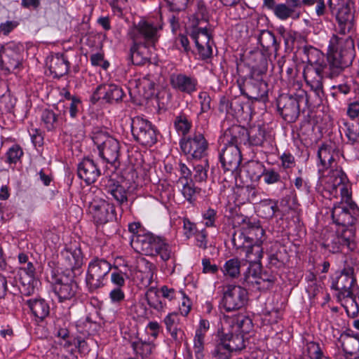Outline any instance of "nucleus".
I'll list each match as a JSON object with an SVG mask.
<instances>
[{"label":"nucleus","mask_w":359,"mask_h":359,"mask_svg":"<svg viewBox=\"0 0 359 359\" xmlns=\"http://www.w3.org/2000/svg\"><path fill=\"white\" fill-rule=\"evenodd\" d=\"M174 125L177 131L184 135L189 131L191 127V121H189L187 116L184 114L176 116Z\"/></svg>","instance_id":"c03bdc74"},{"label":"nucleus","mask_w":359,"mask_h":359,"mask_svg":"<svg viewBox=\"0 0 359 359\" xmlns=\"http://www.w3.org/2000/svg\"><path fill=\"white\" fill-rule=\"evenodd\" d=\"M179 183L182 184V189L181 190L182 195L189 202H191L194 200V196L198 192H199L198 189L195 187L191 180L184 181L182 179L179 180Z\"/></svg>","instance_id":"79ce46f5"},{"label":"nucleus","mask_w":359,"mask_h":359,"mask_svg":"<svg viewBox=\"0 0 359 359\" xmlns=\"http://www.w3.org/2000/svg\"><path fill=\"white\" fill-rule=\"evenodd\" d=\"M330 180H331L332 191L335 194L340 193L341 201L340 204L349 205L355 203L351 198V192L346 184V177L344 172L340 169H334L330 171Z\"/></svg>","instance_id":"a211bd4d"},{"label":"nucleus","mask_w":359,"mask_h":359,"mask_svg":"<svg viewBox=\"0 0 359 359\" xmlns=\"http://www.w3.org/2000/svg\"><path fill=\"white\" fill-rule=\"evenodd\" d=\"M332 151L331 145L323 144L318 149V157L322 166L327 165V159H330Z\"/></svg>","instance_id":"8fccbe9b"},{"label":"nucleus","mask_w":359,"mask_h":359,"mask_svg":"<svg viewBox=\"0 0 359 359\" xmlns=\"http://www.w3.org/2000/svg\"><path fill=\"white\" fill-rule=\"evenodd\" d=\"M325 74L323 71H317L313 67H306L304 71V78L308 86L314 93L316 103H320L324 96L323 78Z\"/></svg>","instance_id":"6ab92c4d"},{"label":"nucleus","mask_w":359,"mask_h":359,"mask_svg":"<svg viewBox=\"0 0 359 359\" xmlns=\"http://www.w3.org/2000/svg\"><path fill=\"white\" fill-rule=\"evenodd\" d=\"M131 130L135 140L142 145L151 147L157 141L156 129L151 122L142 117L132 119Z\"/></svg>","instance_id":"9b49d317"},{"label":"nucleus","mask_w":359,"mask_h":359,"mask_svg":"<svg viewBox=\"0 0 359 359\" xmlns=\"http://www.w3.org/2000/svg\"><path fill=\"white\" fill-rule=\"evenodd\" d=\"M109 297L112 302L118 303L124 299L125 294L120 287H117L110 292Z\"/></svg>","instance_id":"69168bd1"},{"label":"nucleus","mask_w":359,"mask_h":359,"mask_svg":"<svg viewBox=\"0 0 359 359\" xmlns=\"http://www.w3.org/2000/svg\"><path fill=\"white\" fill-rule=\"evenodd\" d=\"M355 282L354 269L351 266H346L340 271L336 278L332 280V288L339 292V297L352 298V287Z\"/></svg>","instance_id":"2eb2a0df"},{"label":"nucleus","mask_w":359,"mask_h":359,"mask_svg":"<svg viewBox=\"0 0 359 359\" xmlns=\"http://www.w3.org/2000/svg\"><path fill=\"white\" fill-rule=\"evenodd\" d=\"M147 304L154 309L160 311L164 305L160 299L158 291L155 286H151L145 294Z\"/></svg>","instance_id":"4c0bfd02"},{"label":"nucleus","mask_w":359,"mask_h":359,"mask_svg":"<svg viewBox=\"0 0 359 359\" xmlns=\"http://www.w3.org/2000/svg\"><path fill=\"white\" fill-rule=\"evenodd\" d=\"M262 176L264 182L268 184H274L280 180L279 173L273 169L264 170Z\"/></svg>","instance_id":"5fc2aeb1"},{"label":"nucleus","mask_w":359,"mask_h":359,"mask_svg":"<svg viewBox=\"0 0 359 359\" xmlns=\"http://www.w3.org/2000/svg\"><path fill=\"white\" fill-rule=\"evenodd\" d=\"M336 18L338 22L337 31L342 35L341 37H347L345 36L353 27V15L348 2L345 6L337 10L334 12Z\"/></svg>","instance_id":"393cba45"},{"label":"nucleus","mask_w":359,"mask_h":359,"mask_svg":"<svg viewBox=\"0 0 359 359\" xmlns=\"http://www.w3.org/2000/svg\"><path fill=\"white\" fill-rule=\"evenodd\" d=\"M170 11L180 12L184 11L187 7L189 0H165Z\"/></svg>","instance_id":"864d4df0"},{"label":"nucleus","mask_w":359,"mask_h":359,"mask_svg":"<svg viewBox=\"0 0 359 359\" xmlns=\"http://www.w3.org/2000/svg\"><path fill=\"white\" fill-rule=\"evenodd\" d=\"M205 334L201 333V331H196L194 340V348L196 354L202 352L204 348Z\"/></svg>","instance_id":"052dcab7"},{"label":"nucleus","mask_w":359,"mask_h":359,"mask_svg":"<svg viewBox=\"0 0 359 359\" xmlns=\"http://www.w3.org/2000/svg\"><path fill=\"white\" fill-rule=\"evenodd\" d=\"M23 155V151L20 146L13 145L7 152L8 161L10 163H15Z\"/></svg>","instance_id":"603ef678"},{"label":"nucleus","mask_w":359,"mask_h":359,"mask_svg":"<svg viewBox=\"0 0 359 359\" xmlns=\"http://www.w3.org/2000/svg\"><path fill=\"white\" fill-rule=\"evenodd\" d=\"M263 257V250L259 244L248 246L245 258L248 262L260 263Z\"/></svg>","instance_id":"a19ab883"},{"label":"nucleus","mask_w":359,"mask_h":359,"mask_svg":"<svg viewBox=\"0 0 359 359\" xmlns=\"http://www.w3.org/2000/svg\"><path fill=\"white\" fill-rule=\"evenodd\" d=\"M262 8L263 10L272 12L280 20H286L294 14V10L292 6L285 4H278L276 0H263Z\"/></svg>","instance_id":"cd10ccee"},{"label":"nucleus","mask_w":359,"mask_h":359,"mask_svg":"<svg viewBox=\"0 0 359 359\" xmlns=\"http://www.w3.org/2000/svg\"><path fill=\"white\" fill-rule=\"evenodd\" d=\"M53 290L59 301L62 302L74 297L78 285L72 278L60 274L55 278V282L53 283Z\"/></svg>","instance_id":"f3484780"},{"label":"nucleus","mask_w":359,"mask_h":359,"mask_svg":"<svg viewBox=\"0 0 359 359\" xmlns=\"http://www.w3.org/2000/svg\"><path fill=\"white\" fill-rule=\"evenodd\" d=\"M133 248L137 252L147 256H160L166 262L172 257L170 245L162 238L155 236L150 232L139 235L133 241Z\"/></svg>","instance_id":"20e7f679"},{"label":"nucleus","mask_w":359,"mask_h":359,"mask_svg":"<svg viewBox=\"0 0 359 359\" xmlns=\"http://www.w3.org/2000/svg\"><path fill=\"white\" fill-rule=\"evenodd\" d=\"M92 140L97 146L102 158L115 168L119 166L121 144L116 139L102 130H97L93 133Z\"/></svg>","instance_id":"0eeeda50"},{"label":"nucleus","mask_w":359,"mask_h":359,"mask_svg":"<svg viewBox=\"0 0 359 359\" xmlns=\"http://www.w3.org/2000/svg\"><path fill=\"white\" fill-rule=\"evenodd\" d=\"M41 120L43 126L49 131L55 130L58 126L57 116L50 109H46L42 111Z\"/></svg>","instance_id":"f704fd0d"},{"label":"nucleus","mask_w":359,"mask_h":359,"mask_svg":"<svg viewBox=\"0 0 359 359\" xmlns=\"http://www.w3.org/2000/svg\"><path fill=\"white\" fill-rule=\"evenodd\" d=\"M251 327V320L244 316L238 317L236 321V324L232 327V328L235 330V332H239L238 334H241L248 333Z\"/></svg>","instance_id":"de8ad7c7"},{"label":"nucleus","mask_w":359,"mask_h":359,"mask_svg":"<svg viewBox=\"0 0 359 359\" xmlns=\"http://www.w3.org/2000/svg\"><path fill=\"white\" fill-rule=\"evenodd\" d=\"M243 94L249 99L264 101L267 98L268 85L262 79L250 78L245 84Z\"/></svg>","instance_id":"5701e85b"},{"label":"nucleus","mask_w":359,"mask_h":359,"mask_svg":"<svg viewBox=\"0 0 359 359\" xmlns=\"http://www.w3.org/2000/svg\"><path fill=\"white\" fill-rule=\"evenodd\" d=\"M241 262L238 258L227 260L224 264L222 271L225 276L236 278L240 275Z\"/></svg>","instance_id":"72a5a7b5"},{"label":"nucleus","mask_w":359,"mask_h":359,"mask_svg":"<svg viewBox=\"0 0 359 359\" xmlns=\"http://www.w3.org/2000/svg\"><path fill=\"white\" fill-rule=\"evenodd\" d=\"M196 245L203 250L207 248V233L204 230L198 231L196 234Z\"/></svg>","instance_id":"680f3d73"},{"label":"nucleus","mask_w":359,"mask_h":359,"mask_svg":"<svg viewBox=\"0 0 359 359\" xmlns=\"http://www.w3.org/2000/svg\"><path fill=\"white\" fill-rule=\"evenodd\" d=\"M46 64L53 77L60 78L65 75L69 69V62L67 58L64 55L59 53L48 57Z\"/></svg>","instance_id":"c85d7f7f"},{"label":"nucleus","mask_w":359,"mask_h":359,"mask_svg":"<svg viewBox=\"0 0 359 359\" xmlns=\"http://www.w3.org/2000/svg\"><path fill=\"white\" fill-rule=\"evenodd\" d=\"M124 95L123 90L114 84H105L99 86L93 93L91 100L95 103L102 99L108 103H117L122 100Z\"/></svg>","instance_id":"aec40b11"},{"label":"nucleus","mask_w":359,"mask_h":359,"mask_svg":"<svg viewBox=\"0 0 359 359\" xmlns=\"http://www.w3.org/2000/svg\"><path fill=\"white\" fill-rule=\"evenodd\" d=\"M278 210L277 203L271 200L262 201L259 206V211L264 215L266 218L273 217Z\"/></svg>","instance_id":"a18cd8bd"},{"label":"nucleus","mask_w":359,"mask_h":359,"mask_svg":"<svg viewBox=\"0 0 359 359\" xmlns=\"http://www.w3.org/2000/svg\"><path fill=\"white\" fill-rule=\"evenodd\" d=\"M245 347L243 334L230 331V325L222 324L217 333L216 344L212 355L215 359H231L233 352Z\"/></svg>","instance_id":"7ed1b4c3"},{"label":"nucleus","mask_w":359,"mask_h":359,"mask_svg":"<svg viewBox=\"0 0 359 359\" xmlns=\"http://www.w3.org/2000/svg\"><path fill=\"white\" fill-rule=\"evenodd\" d=\"M169 81L172 88L180 93L191 95L196 90V79L185 74L173 73L170 76Z\"/></svg>","instance_id":"4be33fe9"},{"label":"nucleus","mask_w":359,"mask_h":359,"mask_svg":"<svg viewBox=\"0 0 359 359\" xmlns=\"http://www.w3.org/2000/svg\"><path fill=\"white\" fill-rule=\"evenodd\" d=\"M182 151L195 159H203L207 155L208 143L203 135L195 133L180 142Z\"/></svg>","instance_id":"4468645a"},{"label":"nucleus","mask_w":359,"mask_h":359,"mask_svg":"<svg viewBox=\"0 0 359 359\" xmlns=\"http://www.w3.org/2000/svg\"><path fill=\"white\" fill-rule=\"evenodd\" d=\"M131 345L135 352L142 358L149 357L155 348V345L154 344L143 341L140 339L133 341Z\"/></svg>","instance_id":"e433bc0d"},{"label":"nucleus","mask_w":359,"mask_h":359,"mask_svg":"<svg viewBox=\"0 0 359 359\" xmlns=\"http://www.w3.org/2000/svg\"><path fill=\"white\" fill-rule=\"evenodd\" d=\"M281 163L282 166L287 169V168H291L294 166L295 161L294 156L290 154V153H284L281 156Z\"/></svg>","instance_id":"e2e57ef3"},{"label":"nucleus","mask_w":359,"mask_h":359,"mask_svg":"<svg viewBox=\"0 0 359 359\" xmlns=\"http://www.w3.org/2000/svg\"><path fill=\"white\" fill-rule=\"evenodd\" d=\"M177 315L175 313H169L165 318L164 323L166 330L170 334L173 339L177 340L178 332L180 330L177 327Z\"/></svg>","instance_id":"37998d69"},{"label":"nucleus","mask_w":359,"mask_h":359,"mask_svg":"<svg viewBox=\"0 0 359 359\" xmlns=\"http://www.w3.org/2000/svg\"><path fill=\"white\" fill-rule=\"evenodd\" d=\"M198 100L201 112H207L211 109V98L207 92H201Z\"/></svg>","instance_id":"6e6d98bb"},{"label":"nucleus","mask_w":359,"mask_h":359,"mask_svg":"<svg viewBox=\"0 0 359 359\" xmlns=\"http://www.w3.org/2000/svg\"><path fill=\"white\" fill-rule=\"evenodd\" d=\"M128 230L132 233L130 238V245L133 247V241L137 238L139 235L145 234L147 232L142 227L140 222H133L129 224Z\"/></svg>","instance_id":"4d7b16f0"},{"label":"nucleus","mask_w":359,"mask_h":359,"mask_svg":"<svg viewBox=\"0 0 359 359\" xmlns=\"http://www.w3.org/2000/svg\"><path fill=\"white\" fill-rule=\"evenodd\" d=\"M307 350L310 359H330L328 357L324 355L319 344L318 343H309Z\"/></svg>","instance_id":"09e8293b"},{"label":"nucleus","mask_w":359,"mask_h":359,"mask_svg":"<svg viewBox=\"0 0 359 359\" xmlns=\"http://www.w3.org/2000/svg\"><path fill=\"white\" fill-rule=\"evenodd\" d=\"M128 36L133 44L130 49L129 58L135 65H143L149 62L150 55L144 42L154 44L158 39L157 29L153 25L140 21L128 31Z\"/></svg>","instance_id":"f03ea898"},{"label":"nucleus","mask_w":359,"mask_h":359,"mask_svg":"<svg viewBox=\"0 0 359 359\" xmlns=\"http://www.w3.org/2000/svg\"><path fill=\"white\" fill-rule=\"evenodd\" d=\"M258 41L263 49L269 51L273 50L276 52L279 45L277 43L274 34L269 30H262L258 36Z\"/></svg>","instance_id":"2f4dec72"},{"label":"nucleus","mask_w":359,"mask_h":359,"mask_svg":"<svg viewBox=\"0 0 359 359\" xmlns=\"http://www.w3.org/2000/svg\"><path fill=\"white\" fill-rule=\"evenodd\" d=\"M194 15L197 21L207 22L208 13L205 4L203 0H197L196 9Z\"/></svg>","instance_id":"3c124183"},{"label":"nucleus","mask_w":359,"mask_h":359,"mask_svg":"<svg viewBox=\"0 0 359 359\" xmlns=\"http://www.w3.org/2000/svg\"><path fill=\"white\" fill-rule=\"evenodd\" d=\"M196 47L199 55L203 60L209 58L212 54V50L210 43L203 46H196Z\"/></svg>","instance_id":"0e129e2a"},{"label":"nucleus","mask_w":359,"mask_h":359,"mask_svg":"<svg viewBox=\"0 0 359 359\" xmlns=\"http://www.w3.org/2000/svg\"><path fill=\"white\" fill-rule=\"evenodd\" d=\"M227 135H231L230 141L252 147L263 146L266 140V132L260 126H252L249 130L238 126H234L227 130Z\"/></svg>","instance_id":"6e6552de"},{"label":"nucleus","mask_w":359,"mask_h":359,"mask_svg":"<svg viewBox=\"0 0 359 359\" xmlns=\"http://www.w3.org/2000/svg\"><path fill=\"white\" fill-rule=\"evenodd\" d=\"M18 23L15 21H6V22H2L0 25V31L4 33V34H8L14 28L18 26Z\"/></svg>","instance_id":"774afa93"},{"label":"nucleus","mask_w":359,"mask_h":359,"mask_svg":"<svg viewBox=\"0 0 359 359\" xmlns=\"http://www.w3.org/2000/svg\"><path fill=\"white\" fill-rule=\"evenodd\" d=\"M183 229L184 233L187 238H190L198 231L196 224L187 218L183 219Z\"/></svg>","instance_id":"bf43d9fd"},{"label":"nucleus","mask_w":359,"mask_h":359,"mask_svg":"<svg viewBox=\"0 0 359 359\" xmlns=\"http://www.w3.org/2000/svg\"><path fill=\"white\" fill-rule=\"evenodd\" d=\"M231 137L227 135L226 130L223 140L225 147L222 149L219 158L224 169L233 172L238 170L241 162V144L230 141Z\"/></svg>","instance_id":"9d476101"},{"label":"nucleus","mask_w":359,"mask_h":359,"mask_svg":"<svg viewBox=\"0 0 359 359\" xmlns=\"http://www.w3.org/2000/svg\"><path fill=\"white\" fill-rule=\"evenodd\" d=\"M156 268L151 262L144 258H141L137 262L136 277L140 280L142 287L153 286L154 275Z\"/></svg>","instance_id":"bb28decb"},{"label":"nucleus","mask_w":359,"mask_h":359,"mask_svg":"<svg viewBox=\"0 0 359 359\" xmlns=\"http://www.w3.org/2000/svg\"><path fill=\"white\" fill-rule=\"evenodd\" d=\"M276 280V278L273 274L261 272L257 279L255 280L254 284L257 286V289L264 290L270 289Z\"/></svg>","instance_id":"58836bf2"},{"label":"nucleus","mask_w":359,"mask_h":359,"mask_svg":"<svg viewBox=\"0 0 359 359\" xmlns=\"http://www.w3.org/2000/svg\"><path fill=\"white\" fill-rule=\"evenodd\" d=\"M332 217L334 222L338 225L352 226L359 218V208L356 203L339 204L333 208Z\"/></svg>","instance_id":"dca6fc26"},{"label":"nucleus","mask_w":359,"mask_h":359,"mask_svg":"<svg viewBox=\"0 0 359 359\" xmlns=\"http://www.w3.org/2000/svg\"><path fill=\"white\" fill-rule=\"evenodd\" d=\"M26 304L37 322L43 321L50 313L49 304L43 299H30L26 302Z\"/></svg>","instance_id":"c756f323"},{"label":"nucleus","mask_w":359,"mask_h":359,"mask_svg":"<svg viewBox=\"0 0 359 359\" xmlns=\"http://www.w3.org/2000/svg\"><path fill=\"white\" fill-rule=\"evenodd\" d=\"M78 175L87 184L94 183L100 177L101 172L95 162L90 158H83L78 165Z\"/></svg>","instance_id":"b1692460"},{"label":"nucleus","mask_w":359,"mask_h":359,"mask_svg":"<svg viewBox=\"0 0 359 359\" xmlns=\"http://www.w3.org/2000/svg\"><path fill=\"white\" fill-rule=\"evenodd\" d=\"M133 248L137 252L147 256H160L166 262L172 257L170 245L162 238L155 236L150 232L139 235L133 241Z\"/></svg>","instance_id":"39448f33"},{"label":"nucleus","mask_w":359,"mask_h":359,"mask_svg":"<svg viewBox=\"0 0 359 359\" xmlns=\"http://www.w3.org/2000/svg\"><path fill=\"white\" fill-rule=\"evenodd\" d=\"M62 264L67 271H71L76 274L83 263V257L79 247H70L62 252Z\"/></svg>","instance_id":"412c9836"},{"label":"nucleus","mask_w":359,"mask_h":359,"mask_svg":"<svg viewBox=\"0 0 359 359\" xmlns=\"http://www.w3.org/2000/svg\"><path fill=\"white\" fill-rule=\"evenodd\" d=\"M200 163L194 165V179L196 182H201L205 181L208 177V170L209 164L207 158L201 159Z\"/></svg>","instance_id":"ea45409f"},{"label":"nucleus","mask_w":359,"mask_h":359,"mask_svg":"<svg viewBox=\"0 0 359 359\" xmlns=\"http://www.w3.org/2000/svg\"><path fill=\"white\" fill-rule=\"evenodd\" d=\"M248 296V291L245 288L228 285L224 289L222 304L227 312L237 311L246 304Z\"/></svg>","instance_id":"f8f14e48"},{"label":"nucleus","mask_w":359,"mask_h":359,"mask_svg":"<svg viewBox=\"0 0 359 359\" xmlns=\"http://www.w3.org/2000/svg\"><path fill=\"white\" fill-rule=\"evenodd\" d=\"M111 280L113 283L120 287L125 284V274L121 271L113 272L111 275Z\"/></svg>","instance_id":"338daca9"},{"label":"nucleus","mask_w":359,"mask_h":359,"mask_svg":"<svg viewBox=\"0 0 359 359\" xmlns=\"http://www.w3.org/2000/svg\"><path fill=\"white\" fill-rule=\"evenodd\" d=\"M353 47L354 43L351 37L333 35L330 41L327 57L317 48L304 47V59L309 65L306 67L323 71L325 77L334 79L351 64Z\"/></svg>","instance_id":"f257e3e1"},{"label":"nucleus","mask_w":359,"mask_h":359,"mask_svg":"<svg viewBox=\"0 0 359 359\" xmlns=\"http://www.w3.org/2000/svg\"><path fill=\"white\" fill-rule=\"evenodd\" d=\"M111 269V264L107 260L99 258L93 259L88 264L86 278L88 289L93 291L103 287Z\"/></svg>","instance_id":"1a4fd4ad"},{"label":"nucleus","mask_w":359,"mask_h":359,"mask_svg":"<svg viewBox=\"0 0 359 359\" xmlns=\"http://www.w3.org/2000/svg\"><path fill=\"white\" fill-rule=\"evenodd\" d=\"M302 104L306 107L311 104L307 93L302 89H299L294 95H281L277 100L280 114L285 121L290 123L294 122L299 117Z\"/></svg>","instance_id":"423d86ee"},{"label":"nucleus","mask_w":359,"mask_h":359,"mask_svg":"<svg viewBox=\"0 0 359 359\" xmlns=\"http://www.w3.org/2000/svg\"><path fill=\"white\" fill-rule=\"evenodd\" d=\"M245 242L250 243L249 239H248V235H245L243 232H236L233 234L232 243L236 248H245Z\"/></svg>","instance_id":"13d9d810"},{"label":"nucleus","mask_w":359,"mask_h":359,"mask_svg":"<svg viewBox=\"0 0 359 359\" xmlns=\"http://www.w3.org/2000/svg\"><path fill=\"white\" fill-rule=\"evenodd\" d=\"M250 266L245 273V280L254 285L255 280L257 279L261 273V264L249 262Z\"/></svg>","instance_id":"49530a36"},{"label":"nucleus","mask_w":359,"mask_h":359,"mask_svg":"<svg viewBox=\"0 0 359 359\" xmlns=\"http://www.w3.org/2000/svg\"><path fill=\"white\" fill-rule=\"evenodd\" d=\"M20 54L13 45L7 44L0 48V65L8 71H13L20 65Z\"/></svg>","instance_id":"a878e982"},{"label":"nucleus","mask_w":359,"mask_h":359,"mask_svg":"<svg viewBox=\"0 0 359 359\" xmlns=\"http://www.w3.org/2000/svg\"><path fill=\"white\" fill-rule=\"evenodd\" d=\"M246 231L250 243L262 245L264 240L265 231L259 224H249Z\"/></svg>","instance_id":"473e14b6"},{"label":"nucleus","mask_w":359,"mask_h":359,"mask_svg":"<svg viewBox=\"0 0 359 359\" xmlns=\"http://www.w3.org/2000/svg\"><path fill=\"white\" fill-rule=\"evenodd\" d=\"M104 189L119 203L127 201V193L125 188L118 182L112 179H108L104 185Z\"/></svg>","instance_id":"7c9ffc66"},{"label":"nucleus","mask_w":359,"mask_h":359,"mask_svg":"<svg viewBox=\"0 0 359 359\" xmlns=\"http://www.w3.org/2000/svg\"><path fill=\"white\" fill-rule=\"evenodd\" d=\"M88 211L93 221L97 224H106L116 218L114 205L102 198H95L90 201Z\"/></svg>","instance_id":"ddd939ff"},{"label":"nucleus","mask_w":359,"mask_h":359,"mask_svg":"<svg viewBox=\"0 0 359 359\" xmlns=\"http://www.w3.org/2000/svg\"><path fill=\"white\" fill-rule=\"evenodd\" d=\"M191 35L195 41L196 46H203L210 43V35L206 27H194Z\"/></svg>","instance_id":"c9c22d12"}]
</instances>
